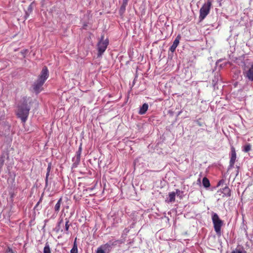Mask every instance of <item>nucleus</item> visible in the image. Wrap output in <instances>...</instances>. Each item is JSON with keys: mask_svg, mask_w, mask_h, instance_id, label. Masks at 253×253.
<instances>
[{"mask_svg": "<svg viewBox=\"0 0 253 253\" xmlns=\"http://www.w3.org/2000/svg\"><path fill=\"white\" fill-rule=\"evenodd\" d=\"M49 76V72L46 66L43 67L38 79L33 84L32 86L35 92L40 93L42 90V87Z\"/></svg>", "mask_w": 253, "mask_h": 253, "instance_id": "obj_1", "label": "nucleus"}, {"mask_svg": "<svg viewBox=\"0 0 253 253\" xmlns=\"http://www.w3.org/2000/svg\"><path fill=\"white\" fill-rule=\"evenodd\" d=\"M30 107L28 105V101L26 97L22 98V103L18 106L17 115L23 123H25L29 115Z\"/></svg>", "mask_w": 253, "mask_h": 253, "instance_id": "obj_2", "label": "nucleus"}, {"mask_svg": "<svg viewBox=\"0 0 253 253\" xmlns=\"http://www.w3.org/2000/svg\"><path fill=\"white\" fill-rule=\"evenodd\" d=\"M122 241L120 240L112 239L109 241L107 243L101 245L99 247L96 252V253H110L114 247L117 244H121Z\"/></svg>", "mask_w": 253, "mask_h": 253, "instance_id": "obj_3", "label": "nucleus"}, {"mask_svg": "<svg viewBox=\"0 0 253 253\" xmlns=\"http://www.w3.org/2000/svg\"><path fill=\"white\" fill-rule=\"evenodd\" d=\"M211 219L215 232L218 236L221 235V228L223 224V221L220 219L217 213L212 212Z\"/></svg>", "mask_w": 253, "mask_h": 253, "instance_id": "obj_4", "label": "nucleus"}, {"mask_svg": "<svg viewBox=\"0 0 253 253\" xmlns=\"http://www.w3.org/2000/svg\"><path fill=\"white\" fill-rule=\"evenodd\" d=\"M211 6V1L207 0V2L205 3L200 10L199 19L200 20H204L210 12Z\"/></svg>", "mask_w": 253, "mask_h": 253, "instance_id": "obj_5", "label": "nucleus"}, {"mask_svg": "<svg viewBox=\"0 0 253 253\" xmlns=\"http://www.w3.org/2000/svg\"><path fill=\"white\" fill-rule=\"evenodd\" d=\"M104 35L101 36L100 40L97 43V50H98V56H100L106 50L107 46L109 44V40L106 39L104 40Z\"/></svg>", "mask_w": 253, "mask_h": 253, "instance_id": "obj_6", "label": "nucleus"}, {"mask_svg": "<svg viewBox=\"0 0 253 253\" xmlns=\"http://www.w3.org/2000/svg\"><path fill=\"white\" fill-rule=\"evenodd\" d=\"M65 224L64 225L63 220L61 219L58 223L57 226L56 227V230L57 232L61 231L64 232L66 234H68V230L70 227L69 219L67 218L65 219Z\"/></svg>", "mask_w": 253, "mask_h": 253, "instance_id": "obj_7", "label": "nucleus"}, {"mask_svg": "<svg viewBox=\"0 0 253 253\" xmlns=\"http://www.w3.org/2000/svg\"><path fill=\"white\" fill-rule=\"evenodd\" d=\"M244 75L250 81H253V64H248L244 68Z\"/></svg>", "mask_w": 253, "mask_h": 253, "instance_id": "obj_8", "label": "nucleus"}, {"mask_svg": "<svg viewBox=\"0 0 253 253\" xmlns=\"http://www.w3.org/2000/svg\"><path fill=\"white\" fill-rule=\"evenodd\" d=\"M236 160V153L235 148L233 147H231V157L229 162V169L233 167L235 162Z\"/></svg>", "mask_w": 253, "mask_h": 253, "instance_id": "obj_9", "label": "nucleus"}, {"mask_svg": "<svg viewBox=\"0 0 253 253\" xmlns=\"http://www.w3.org/2000/svg\"><path fill=\"white\" fill-rule=\"evenodd\" d=\"M180 39L181 36L180 35H177L175 39L172 44L171 45L169 49V51H171V53H173L175 51L176 48L177 47L179 43V41Z\"/></svg>", "mask_w": 253, "mask_h": 253, "instance_id": "obj_10", "label": "nucleus"}, {"mask_svg": "<svg viewBox=\"0 0 253 253\" xmlns=\"http://www.w3.org/2000/svg\"><path fill=\"white\" fill-rule=\"evenodd\" d=\"M221 80L220 75L218 73H215L214 79L212 80V85L214 89H218V84L219 82Z\"/></svg>", "mask_w": 253, "mask_h": 253, "instance_id": "obj_11", "label": "nucleus"}, {"mask_svg": "<svg viewBox=\"0 0 253 253\" xmlns=\"http://www.w3.org/2000/svg\"><path fill=\"white\" fill-rule=\"evenodd\" d=\"M110 221L112 226L115 227L117 226L120 222H121V220L119 216L114 214L111 216Z\"/></svg>", "mask_w": 253, "mask_h": 253, "instance_id": "obj_12", "label": "nucleus"}, {"mask_svg": "<svg viewBox=\"0 0 253 253\" xmlns=\"http://www.w3.org/2000/svg\"><path fill=\"white\" fill-rule=\"evenodd\" d=\"M148 109V105L147 103H144L140 107L138 112L139 114L144 115L146 113Z\"/></svg>", "mask_w": 253, "mask_h": 253, "instance_id": "obj_13", "label": "nucleus"}, {"mask_svg": "<svg viewBox=\"0 0 253 253\" xmlns=\"http://www.w3.org/2000/svg\"><path fill=\"white\" fill-rule=\"evenodd\" d=\"M176 194L174 192H171L169 193V197L166 200V202L168 203H172L175 201Z\"/></svg>", "mask_w": 253, "mask_h": 253, "instance_id": "obj_14", "label": "nucleus"}, {"mask_svg": "<svg viewBox=\"0 0 253 253\" xmlns=\"http://www.w3.org/2000/svg\"><path fill=\"white\" fill-rule=\"evenodd\" d=\"M81 160V157L76 156L73 158V164L72 165L73 168H76L79 164Z\"/></svg>", "mask_w": 253, "mask_h": 253, "instance_id": "obj_15", "label": "nucleus"}, {"mask_svg": "<svg viewBox=\"0 0 253 253\" xmlns=\"http://www.w3.org/2000/svg\"><path fill=\"white\" fill-rule=\"evenodd\" d=\"M221 192L223 194V196L229 197L230 196V189L227 186H225L222 189Z\"/></svg>", "mask_w": 253, "mask_h": 253, "instance_id": "obj_16", "label": "nucleus"}, {"mask_svg": "<svg viewBox=\"0 0 253 253\" xmlns=\"http://www.w3.org/2000/svg\"><path fill=\"white\" fill-rule=\"evenodd\" d=\"M127 5V3L123 1V3L119 10V13L121 15H122L125 13Z\"/></svg>", "mask_w": 253, "mask_h": 253, "instance_id": "obj_17", "label": "nucleus"}, {"mask_svg": "<svg viewBox=\"0 0 253 253\" xmlns=\"http://www.w3.org/2000/svg\"><path fill=\"white\" fill-rule=\"evenodd\" d=\"M6 157H7V158L8 157V154L3 153L1 155L0 157V167H2L5 162Z\"/></svg>", "mask_w": 253, "mask_h": 253, "instance_id": "obj_18", "label": "nucleus"}, {"mask_svg": "<svg viewBox=\"0 0 253 253\" xmlns=\"http://www.w3.org/2000/svg\"><path fill=\"white\" fill-rule=\"evenodd\" d=\"M202 184L206 188H209L211 185L209 180L206 177L203 179Z\"/></svg>", "mask_w": 253, "mask_h": 253, "instance_id": "obj_19", "label": "nucleus"}, {"mask_svg": "<svg viewBox=\"0 0 253 253\" xmlns=\"http://www.w3.org/2000/svg\"><path fill=\"white\" fill-rule=\"evenodd\" d=\"M62 198H60L58 201H57V203L56 204L55 207H54V211L56 212H58L60 208L61 204L62 202Z\"/></svg>", "mask_w": 253, "mask_h": 253, "instance_id": "obj_20", "label": "nucleus"}, {"mask_svg": "<svg viewBox=\"0 0 253 253\" xmlns=\"http://www.w3.org/2000/svg\"><path fill=\"white\" fill-rule=\"evenodd\" d=\"M70 253H78V246L76 243V239L74 242L73 248L70 251Z\"/></svg>", "mask_w": 253, "mask_h": 253, "instance_id": "obj_21", "label": "nucleus"}, {"mask_svg": "<svg viewBox=\"0 0 253 253\" xmlns=\"http://www.w3.org/2000/svg\"><path fill=\"white\" fill-rule=\"evenodd\" d=\"M43 253H51L49 245L47 242L45 244V246L43 248Z\"/></svg>", "mask_w": 253, "mask_h": 253, "instance_id": "obj_22", "label": "nucleus"}, {"mask_svg": "<svg viewBox=\"0 0 253 253\" xmlns=\"http://www.w3.org/2000/svg\"><path fill=\"white\" fill-rule=\"evenodd\" d=\"M231 253H246V251L243 247L236 248L233 250Z\"/></svg>", "mask_w": 253, "mask_h": 253, "instance_id": "obj_23", "label": "nucleus"}, {"mask_svg": "<svg viewBox=\"0 0 253 253\" xmlns=\"http://www.w3.org/2000/svg\"><path fill=\"white\" fill-rule=\"evenodd\" d=\"M251 150V145L249 143L246 144L243 147V151L244 152H248Z\"/></svg>", "mask_w": 253, "mask_h": 253, "instance_id": "obj_24", "label": "nucleus"}, {"mask_svg": "<svg viewBox=\"0 0 253 253\" xmlns=\"http://www.w3.org/2000/svg\"><path fill=\"white\" fill-rule=\"evenodd\" d=\"M28 52L27 49H23L20 52L19 56H20L21 58H24L25 56V54Z\"/></svg>", "mask_w": 253, "mask_h": 253, "instance_id": "obj_25", "label": "nucleus"}, {"mask_svg": "<svg viewBox=\"0 0 253 253\" xmlns=\"http://www.w3.org/2000/svg\"><path fill=\"white\" fill-rule=\"evenodd\" d=\"M81 152H82V147L81 145L79 148L78 151L76 152V156L81 157Z\"/></svg>", "mask_w": 253, "mask_h": 253, "instance_id": "obj_26", "label": "nucleus"}, {"mask_svg": "<svg viewBox=\"0 0 253 253\" xmlns=\"http://www.w3.org/2000/svg\"><path fill=\"white\" fill-rule=\"evenodd\" d=\"M225 182V180L224 179H221L217 183V186H219L221 185H222Z\"/></svg>", "mask_w": 253, "mask_h": 253, "instance_id": "obj_27", "label": "nucleus"}, {"mask_svg": "<svg viewBox=\"0 0 253 253\" xmlns=\"http://www.w3.org/2000/svg\"><path fill=\"white\" fill-rule=\"evenodd\" d=\"M51 164L50 163L48 164L47 168V172H50L51 170Z\"/></svg>", "mask_w": 253, "mask_h": 253, "instance_id": "obj_28", "label": "nucleus"}, {"mask_svg": "<svg viewBox=\"0 0 253 253\" xmlns=\"http://www.w3.org/2000/svg\"><path fill=\"white\" fill-rule=\"evenodd\" d=\"M6 252L7 253H14L12 249L10 248H8V249L6 250Z\"/></svg>", "mask_w": 253, "mask_h": 253, "instance_id": "obj_29", "label": "nucleus"}, {"mask_svg": "<svg viewBox=\"0 0 253 253\" xmlns=\"http://www.w3.org/2000/svg\"><path fill=\"white\" fill-rule=\"evenodd\" d=\"M28 10L30 12H31L32 10V4H31L29 6H28Z\"/></svg>", "mask_w": 253, "mask_h": 253, "instance_id": "obj_30", "label": "nucleus"}, {"mask_svg": "<svg viewBox=\"0 0 253 253\" xmlns=\"http://www.w3.org/2000/svg\"><path fill=\"white\" fill-rule=\"evenodd\" d=\"M176 195H177V196H179L180 195V194L181 193V191L178 190V189H176V192H175Z\"/></svg>", "mask_w": 253, "mask_h": 253, "instance_id": "obj_31", "label": "nucleus"}, {"mask_svg": "<svg viewBox=\"0 0 253 253\" xmlns=\"http://www.w3.org/2000/svg\"><path fill=\"white\" fill-rule=\"evenodd\" d=\"M201 178H199L197 181V184L201 185Z\"/></svg>", "mask_w": 253, "mask_h": 253, "instance_id": "obj_32", "label": "nucleus"}, {"mask_svg": "<svg viewBox=\"0 0 253 253\" xmlns=\"http://www.w3.org/2000/svg\"><path fill=\"white\" fill-rule=\"evenodd\" d=\"M45 186H47V184H48V179H47V177H45Z\"/></svg>", "mask_w": 253, "mask_h": 253, "instance_id": "obj_33", "label": "nucleus"}, {"mask_svg": "<svg viewBox=\"0 0 253 253\" xmlns=\"http://www.w3.org/2000/svg\"><path fill=\"white\" fill-rule=\"evenodd\" d=\"M49 173H50V172H46V176H45V177H47V179H48V176H49Z\"/></svg>", "mask_w": 253, "mask_h": 253, "instance_id": "obj_34", "label": "nucleus"}, {"mask_svg": "<svg viewBox=\"0 0 253 253\" xmlns=\"http://www.w3.org/2000/svg\"><path fill=\"white\" fill-rule=\"evenodd\" d=\"M128 0H123V1L125 2H126V3H128Z\"/></svg>", "mask_w": 253, "mask_h": 253, "instance_id": "obj_35", "label": "nucleus"}, {"mask_svg": "<svg viewBox=\"0 0 253 253\" xmlns=\"http://www.w3.org/2000/svg\"><path fill=\"white\" fill-rule=\"evenodd\" d=\"M221 68V64H220L218 67V69H220Z\"/></svg>", "mask_w": 253, "mask_h": 253, "instance_id": "obj_36", "label": "nucleus"}, {"mask_svg": "<svg viewBox=\"0 0 253 253\" xmlns=\"http://www.w3.org/2000/svg\"><path fill=\"white\" fill-rule=\"evenodd\" d=\"M41 201V199H40V200L39 201V202H38V203H37V206L40 203V201Z\"/></svg>", "mask_w": 253, "mask_h": 253, "instance_id": "obj_37", "label": "nucleus"}, {"mask_svg": "<svg viewBox=\"0 0 253 253\" xmlns=\"http://www.w3.org/2000/svg\"><path fill=\"white\" fill-rule=\"evenodd\" d=\"M215 68H216L217 67V64H215Z\"/></svg>", "mask_w": 253, "mask_h": 253, "instance_id": "obj_38", "label": "nucleus"}]
</instances>
